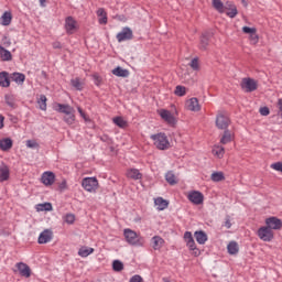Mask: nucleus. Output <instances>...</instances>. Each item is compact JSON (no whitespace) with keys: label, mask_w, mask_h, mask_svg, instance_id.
Segmentation results:
<instances>
[{"label":"nucleus","mask_w":282,"mask_h":282,"mask_svg":"<svg viewBox=\"0 0 282 282\" xmlns=\"http://www.w3.org/2000/svg\"><path fill=\"white\" fill-rule=\"evenodd\" d=\"M64 221L66 224H74L76 221V216L74 214H67L65 217H64Z\"/></svg>","instance_id":"nucleus-47"},{"label":"nucleus","mask_w":282,"mask_h":282,"mask_svg":"<svg viewBox=\"0 0 282 282\" xmlns=\"http://www.w3.org/2000/svg\"><path fill=\"white\" fill-rule=\"evenodd\" d=\"M47 0H40V6H42V8H45V2H46Z\"/></svg>","instance_id":"nucleus-60"},{"label":"nucleus","mask_w":282,"mask_h":282,"mask_svg":"<svg viewBox=\"0 0 282 282\" xmlns=\"http://www.w3.org/2000/svg\"><path fill=\"white\" fill-rule=\"evenodd\" d=\"M187 199L195 206H199V204H204V194L197 191H192L187 194Z\"/></svg>","instance_id":"nucleus-11"},{"label":"nucleus","mask_w":282,"mask_h":282,"mask_svg":"<svg viewBox=\"0 0 282 282\" xmlns=\"http://www.w3.org/2000/svg\"><path fill=\"white\" fill-rule=\"evenodd\" d=\"M212 153L215 158L221 160L224 155H226V149H224L221 145H215L212 150Z\"/></svg>","instance_id":"nucleus-20"},{"label":"nucleus","mask_w":282,"mask_h":282,"mask_svg":"<svg viewBox=\"0 0 282 282\" xmlns=\"http://www.w3.org/2000/svg\"><path fill=\"white\" fill-rule=\"evenodd\" d=\"M0 87H10V75L8 72L0 73Z\"/></svg>","instance_id":"nucleus-27"},{"label":"nucleus","mask_w":282,"mask_h":282,"mask_svg":"<svg viewBox=\"0 0 282 282\" xmlns=\"http://www.w3.org/2000/svg\"><path fill=\"white\" fill-rule=\"evenodd\" d=\"M158 113L160 118L166 122V124H170V127H175L177 124V119L175 118V115L166 109H159Z\"/></svg>","instance_id":"nucleus-6"},{"label":"nucleus","mask_w":282,"mask_h":282,"mask_svg":"<svg viewBox=\"0 0 282 282\" xmlns=\"http://www.w3.org/2000/svg\"><path fill=\"white\" fill-rule=\"evenodd\" d=\"M15 268L19 270L21 276H25V279H30L32 276V269H30V265L23 262H19L15 264Z\"/></svg>","instance_id":"nucleus-16"},{"label":"nucleus","mask_w":282,"mask_h":282,"mask_svg":"<svg viewBox=\"0 0 282 282\" xmlns=\"http://www.w3.org/2000/svg\"><path fill=\"white\" fill-rule=\"evenodd\" d=\"M28 149H39V142L36 140H28L26 141Z\"/></svg>","instance_id":"nucleus-48"},{"label":"nucleus","mask_w":282,"mask_h":282,"mask_svg":"<svg viewBox=\"0 0 282 282\" xmlns=\"http://www.w3.org/2000/svg\"><path fill=\"white\" fill-rule=\"evenodd\" d=\"M10 78L18 85H23V83H25V75L23 73H13L10 75Z\"/></svg>","instance_id":"nucleus-26"},{"label":"nucleus","mask_w":282,"mask_h":282,"mask_svg":"<svg viewBox=\"0 0 282 282\" xmlns=\"http://www.w3.org/2000/svg\"><path fill=\"white\" fill-rule=\"evenodd\" d=\"M93 78H94L95 85L97 86H99L100 83H102V78L98 74L93 75Z\"/></svg>","instance_id":"nucleus-53"},{"label":"nucleus","mask_w":282,"mask_h":282,"mask_svg":"<svg viewBox=\"0 0 282 282\" xmlns=\"http://www.w3.org/2000/svg\"><path fill=\"white\" fill-rule=\"evenodd\" d=\"M59 191H67V180H63L61 183H58Z\"/></svg>","instance_id":"nucleus-52"},{"label":"nucleus","mask_w":282,"mask_h":282,"mask_svg":"<svg viewBox=\"0 0 282 282\" xmlns=\"http://www.w3.org/2000/svg\"><path fill=\"white\" fill-rule=\"evenodd\" d=\"M3 120H6V118L0 116V129H3Z\"/></svg>","instance_id":"nucleus-59"},{"label":"nucleus","mask_w":282,"mask_h":282,"mask_svg":"<svg viewBox=\"0 0 282 282\" xmlns=\"http://www.w3.org/2000/svg\"><path fill=\"white\" fill-rule=\"evenodd\" d=\"M61 47H63V45L61 44V42H54V43H53V48H54V50H61Z\"/></svg>","instance_id":"nucleus-56"},{"label":"nucleus","mask_w":282,"mask_h":282,"mask_svg":"<svg viewBox=\"0 0 282 282\" xmlns=\"http://www.w3.org/2000/svg\"><path fill=\"white\" fill-rule=\"evenodd\" d=\"M189 65H191L192 69H199V59H197V58L192 59Z\"/></svg>","instance_id":"nucleus-50"},{"label":"nucleus","mask_w":282,"mask_h":282,"mask_svg":"<svg viewBox=\"0 0 282 282\" xmlns=\"http://www.w3.org/2000/svg\"><path fill=\"white\" fill-rule=\"evenodd\" d=\"M37 212H43V210H52V203H44V204H39L36 207Z\"/></svg>","instance_id":"nucleus-43"},{"label":"nucleus","mask_w":282,"mask_h":282,"mask_svg":"<svg viewBox=\"0 0 282 282\" xmlns=\"http://www.w3.org/2000/svg\"><path fill=\"white\" fill-rule=\"evenodd\" d=\"M212 182H224L226 177L224 176V172H214L210 176Z\"/></svg>","instance_id":"nucleus-38"},{"label":"nucleus","mask_w":282,"mask_h":282,"mask_svg":"<svg viewBox=\"0 0 282 282\" xmlns=\"http://www.w3.org/2000/svg\"><path fill=\"white\" fill-rule=\"evenodd\" d=\"M41 182L42 184H44V186H52L54 184V182H56V174H54V172H44L42 174L41 177Z\"/></svg>","instance_id":"nucleus-14"},{"label":"nucleus","mask_w":282,"mask_h":282,"mask_svg":"<svg viewBox=\"0 0 282 282\" xmlns=\"http://www.w3.org/2000/svg\"><path fill=\"white\" fill-rule=\"evenodd\" d=\"M237 14V7H232L229 11H227V17H229L230 19H235Z\"/></svg>","instance_id":"nucleus-49"},{"label":"nucleus","mask_w":282,"mask_h":282,"mask_svg":"<svg viewBox=\"0 0 282 282\" xmlns=\"http://www.w3.org/2000/svg\"><path fill=\"white\" fill-rule=\"evenodd\" d=\"M185 109H187V111H202V105H199V99L192 97L191 99H188L185 102Z\"/></svg>","instance_id":"nucleus-12"},{"label":"nucleus","mask_w":282,"mask_h":282,"mask_svg":"<svg viewBox=\"0 0 282 282\" xmlns=\"http://www.w3.org/2000/svg\"><path fill=\"white\" fill-rule=\"evenodd\" d=\"M97 17L100 25H107V11H105L102 8L98 9Z\"/></svg>","instance_id":"nucleus-29"},{"label":"nucleus","mask_w":282,"mask_h":282,"mask_svg":"<svg viewBox=\"0 0 282 282\" xmlns=\"http://www.w3.org/2000/svg\"><path fill=\"white\" fill-rule=\"evenodd\" d=\"M112 74H113V76L127 78V76H129V70L123 69L122 67L118 66L117 68L112 69Z\"/></svg>","instance_id":"nucleus-33"},{"label":"nucleus","mask_w":282,"mask_h":282,"mask_svg":"<svg viewBox=\"0 0 282 282\" xmlns=\"http://www.w3.org/2000/svg\"><path fill=\"white\" fill-rule=\"evenodd\" d=\"M231 227H232V224H230V220H229V219L226 220V221H225V228L230 229Z\"/></svg>","instance_id":"nucleus-58"},{"label":"nucleus","mask_w":282,"mask_h":282,"mask_svg":"<svg viewBox=\"0 0 282 282\" xmlns=\"http://www.w3.org/2000/svg\"><path fill=\"white\" fill-rule=\"evenodd\" d=\"M95 249L91 247L83 246L78 250V256L82 257L83 259L89 257V254H94Z\"/></svg>","instance_id":"nucleus-21"},{"label":"nucleus","mask_w":282,"mask_h":282,"mask_svg":"<svg viewBox=\"0 0 282 282\" xmlns=\"http://www.w3.org/2000/svg\"><path fill=\"white\" fill-rule=\"evenodd\" d=\"M175 96H186V87L184 86H176L174 90Z\"/></svg>","instance_id":"nucleus-44"},{"label":"nucleus","mask_w":282,"mask_h":282,"mask_svg":"<svg viewBox=\"0 0 282 282\" xmlns=\"http://www.w3.org/2000/svg\"><path fill=\"white\" fill-rule=\"evenodd\" d=\"M65 30L67 34H74L78 30V22L74 18L67 17L65 20Z\"/></svg>","instance_id":"nucleus-13"},{"label":"nucleus","mask_w":282,"mask_h":282,"mask_svg":"<svg viewBox=\"0 0 282 282\" xmlns=\"http://www.w3.org/2000/svg\"><path fill=\"white\" fill-rule=\"evenodd\" d=\"M10 180V167L6 164L0 165V182H8Z\"/></svg>","instance_id":"nucleus-19"},{"label":"nucleus","mask_w":282,"mask_h":282,"mask_svg":"<svg viewBox=\"0 0 282 282\" xmlns=\"http://www.w3.org/2000/svg\"><path fill=\"white\" fill-rule=\"evenodd\" d=\"M82 187L87 193H96L98 191V178L85 177L82 180Z\"/></svg>","instance_id":"nucleus-5"},{"label":"nucleus","mask_w":282,"mask_h":282,"mask_svg":"<svg viewBox=\"0 0 282 282\" xmlns=\"http://www.w3.org/2000/svg\"><path fill=\"white\" fill-rule=\"evenodd\" d=\"M212 3L217 12H224V2H221V0H212Z\"/></svg>","instance_id":"nucleus-41"},{"label":"nucleus","mask_w":282,"mask_h":282,"mask_svg":"<svg viewBox=\"0 0 282 282\" xmlns=\"http://www.w3.org/2000/svg\"><path fill=\"white\" fill-rule=\"evenodd\" d=\"M37 104H39V108L42 111H47V97H45V95H40Z\"/></svg>","instance_id":"nucleus-36"},{"label":"nucleus","mask_w":282,"mask_h":282,"mask_svg":"<svg viewBox=\"0 0 282 282\" xmlns=\"http://www.w3.org/2000/svg\"><path fill=\"white\" fill-rule=\"evenodd\" d=\"M265 225L270 230H281L282 221L276 217H269L265 219Z\"/></svg>","instance_id":"nucleus-15"},{"label":"nucleus","mask_w":282,"mask_h":282,"mask_svg":"<svg viewBox=\"0 0 282 282\" xmlns=\"http://www.w3.org/2000/svg\"><path fill=\"white\" fill-rule=\"evenodd\" d=\"M207 47H208V37L206 35H203L200 37L199 48L200 50H206Z\"/></svg>","instance_id":"nucleus-46"},{"label":"nucleus","mask_w":282,"mask_h":282,"mask_svg":"<svg viewBox=\"0 0 282 282\" xmlns=\"http://www.w3.org/2000/svg\"><path fill=\"white\" fill-rule=\"evenodd\" d=\"M130 282H144V279L137 274L130 279Z\"/></svg>","instance_id":"nucleus-55"},{"label":"nucleus","mask_w":282,"mask_h":282,"mask_svg":"<svg viewBox=\"0 0 282 282\" xmlns=\"http://www.w3.org/2000/svg\"><path fill=\"white\" fill-rule=\"evenodd\" d=\"M12 139L10 138H4L2 140H0V149L1 151H10V149H12Z\"/></svg>","instance_id":"nucleus-28"},{"label":"nucleus","mask_w":282,"mask_h":282,"mask_svg":"<svg viewBox=\"0 0 282 282\" xmlns=\"http://www.w3.org/2000/svg\"><path fill=\"white\" fill-rule=\"evenodd\" d=\"M240 87L245 94H252V91L259 89V80L251 77H245L240 82Z\"/></svg>","instance_id":"nucleus-3"},{"label":"nucleus","mask_w":282,"mask_h":282,"mask_svg":"<svg viewBox=\"0 0 282 282\" xmlns=\"http://www.w3.org/2000/svg\"><path fill=\"white\" fill-rule=\"evenodd\" d=\"M70 85L77 89V91H83V82H80V78H74L70 80Z\"/></svg>","instance_id":"nucleus-40"},{"label":"nucleus","mask_w":282,"mask_h":282,"mask_svg":"<svg viewBox=\"0 0 282 282\" xmlns=\"http://www.w3.org/2000/svg\"><path fill=\"white\" fill-rule=\"evenodd\" d=\"M184 241L188 250L192 252L193 257H199V254H202V251H199V249L195 245V239L193 238V234L191 231H186L184 234Z\"/></svg>","instance_id":"nucleus-4"},{"label":"nucleus","mask_w":282,"mask_h":282,"mask_svg":"<svg viewBox=\"0 0 282 282\" xmlns=\"http://www.w3.org/2000/svg\"><path fill=\"white\" fill-rule=\"evenodd\" d=\"M230 126V119L228 118V115L226 112H218L216 116V127L217 129H228Z\"/></svg>","instance_id":"nucleus-7"},{"label":"nucleus","mask_w":282,"mask_h":282,"mask_svg":"<svg viewBox=\"0 0 282 282\" xmlns=\"http://www.w3.org/2000/svg\"><path fill=\"white\" fill-rule=\"evenodd\" d=\"M0 58L2 61H12V53L0 45Z\"/></svg>","instance_id":"nucleus-34"},{"label":"nucleus","mask_w":282,"mask_h":282,"mask_svg":"<svg viewBox=\"0 0 282 282\" xmlns=\"http://www.w3.org/2000/svg\"><path fill=\"white\" fill-rule=\"evenodd\" d=\"M261 116H270V109L268 107L260 108Z\"/></svg>","instance_id":"nucleus-54"},{"label":"nucleus","mask_w":282,"mask_h":282,"mask_svg":"<svg viewBox=\"0 0 282 282\" xmlns=\"http://www.w3.org/2000/svg\"><path fill=\"white\" fill-rule=\"evenodd\" d=\"M153 250H161L162 246H164V240L160 236H154L151 239Z\"/></svg>","instance_id":"nucleus-25"},{"label":"nucleus","mask_w":282,"mask_h":282,"mask_svg":"<svg viewBox=\"0 0 282 282\" xmlns=\"http://www.w3.org/2000/svg\"><path fill=\"white\" fill-rule=\"evenodd\" d=\"M234 140V134L229 130H226L220 138V144H229V142Z\"/></svg>","instance_id":"nucleus-32"},{"label":"nucleus","mask_w":282,"mask_h":282,"mask_svg":"<svg viewBox=\"0 0 282 282\" xmlns=\"http://www.w3.org/2000/svg\"><path fill=\"white\" fill-rule=\"evenodd\" d=\"M242 32L245 34H249V41L251 45H257V43H259V34H257L256 28L243 26Z\"/></svg>","instance_id":"nucleus-10"},{"label":"nucleus","mask_w":282,"mask_h":282,"mask_svg":"<svg viewBox=\"0 0 282 282\" xmlns=\"http://www.w3.org/2000/svg\"><path fill=\"white\" fill-rule=\"evenodd\" d=\"M4 100H6V104L9 106V107H12L14 108V95H6L4 96Z\"/></svg>","instance_id":"nucleus-45"},{"label":"nucleus","mask_w":282,"mask_h":282,"mask_svg":"<svg viewBox=\"0 0 282 282\" xmlns=\"http://www.w3.org/2000/svg\"><path fill=\"white\" fill-rule=\"evenodd\" d=\"M112 270L115 272H122L124 270V264L120 260H115L112 262Z\"/></svg>","instance_id":"nucleus-39"},{"label":"nucleus","mask_w":282,"mask_h":282,"mask_svg":"<svg viewBox=\"0 0 282 282\" xmlns=\"http://www.w3.org/2000/svg\"><path fill=\"white\" fill-rule=\"evenodd\" d=\"M194 237L200 246H204L208 241V236L204 231H195Z\"/></svg>","instance_id":"nucleus-24"},{"label":"nucleus","mask_w":282,"mask_h":282,"mask_svg":"<svg viewBox=\"0 0 282 282\" xmlns=\"http://www.w3.org/2000/svg\"><path fill=\"white\" fill-rule=\"evenodd\" d=\"M150 138L153 141L155 149H159V151H169V149H171V141L166 133L159 132L152 134Z\"/></svg>","instance_id":"nucleus-1"},{"label":"nucleus","mask_w":282,"mask_h":282,"mask_svg":"<svg viewBox=\"0 0 282 282\" xmlns=\"http://www.w3.org/2000/svg\"><path fill=\"white\" fill-rule=\"evenodd\" d=\"M54 237V234L52 232V230L50 229H45L44 231H42L39 236V239H37V243H50V241H52Z\"/></svg>","instance_id":"nucleus-17"},{"label":"nucleus","mask_w":282,"mask_h":282,"mask_svg":"<svg viewBox=\"0 0 282 282\" xmlns=\"http://www.w3.org/2000/svg\"><path fill=\"white\" fill-rule=\"evenodd\" d=\"M278 109H279L280 116H282V99L278 100Z\"/></svg>","instance_id":"nucleus-57"},{"label":"nucleus","mask_w":282,"mask_h":282,"mask_svg":"<svg viewBox=\"0 0 282 282\" xmlns=\"http://www.w3.org/2000/svg\"><path fill=\"white\" fill-rule=\"evenodd\" d=\"M227 250H228L229 254H237L239 252V245H237V242H235V241H231L227 246Z\"/></svg>","instance_id":"nucleus-37"},{"label":"nucleus","mask_w":282,"mask_h":282,"mask_svg":"<svg viewBox=\"0 0 282 282\" xmlns=\"http://www.w3.org/2000/svg\"><path fill=\"white\" fill-rule=\"evenodd\" d=\"M154 204L158 210H166V208H169V202L162 197L155 198Z\"/></svg>","instance_id":"nucleus-23"},{"label":"nucleus","mask_w":282,"mask_h":282,"mask_svg":"<svg viewBox=\"0 0 282 282\" xmlns=\"http://www.w3.org/2000/svg\"><path fill=\"white\" fill-rule=\"evenodd\" d=\"M112 122H113V124L119 127V129H127V127H129V123L122 117H115L112 119Z\"/></svg>","instance_id":"nucleus-30"},{"label":"nucleus","mask_w":282,"mask_h":282,"mask_svg":"<svg viewBox=\"0 0 282 282\" xmlns=\"http://www.w3.org/2000/svg\"><path fill=\"white\" fill-rule=\"evenodd\" d=\"M165 180L171 186H175V184H177V176H175L171 171L165 174Z\"/></svg>","instance_id":"nucleus-35"},{"label":"nucleus","mask_w":282,"mask_h":282,"mask_svg":"<svg viewBox=\"0 0 282 282\" xmlns=\"http://www.w3.org/2000/svg\"><path fill=\"white\" fill-rule=\"evenodd\" d=\"M55 111H58V113H65V116H67L69 113H74V108L69 105L57 104L55 106Z\"/></svg>","instance_id":"nucleus-18"},{"label":"nucleus","mask_w":282,"mask_h":282,"mask_svg":"<svg viewBox=\"0 0 282 282\" xmlns=\"http://www.w3.org/2000/svg\"><path fill=\"white\" fill-rule=\"evenodd\" d=\"M258 237L261 241H272V239H274V231H272L268 226L260 227L258 229Z\"/></svg>","instance_id":"nucleus-8"},{"label":"nucleus","mask_w":282,"mask_h":282,"mask_svg":"<svg viewBox=\"0 0 282 282\" xmlns=\"http://www.w3.org/2000/svg\"><path fill=\"white\" fill-rule=\"evenodd\" d=\"M126 175L129 180H142V173H140V170L138 169L128 170Z\"/></svg>","instance_id":"nucleus-22"},{"label":"nucleus","mask_w":282,"mask_h":282,"mask_svg":"<svg viewBox=\"0 0 282 282\" xmlns=\"http://www.w3.org/2000/svg\"><path fill=\"white\" fill-rule=\"evenodd\" d=\"M64 121L66 124H74V122H76V115H74V112L66 115V117H64Z\"/></svg>","instance_id":"nucleus-42"},{"label":"nucleus","mask_w":282,"mask_h":282,"mask_svg":"<svg viewBox=\"0 0 282 282\" xmlns=\"http://www.w3.org/2000/svg\"><path fill=\"white\" fill-rule=\"evenodd\" d=\"M77 110H78V113L82 116V118H84L85 122H89V117H87L85 111H83V108L78 107Z\"/></svg>","instance_id":"nucleus-51"},{"label":"nucleus","mask_w":282,"mask_h":282,"mask_svg":"<svg viewBox=\"0 0 282 282\" xmlns=\"http://www.w3.org/2000/svg\"><path fill=\"white\" fill-rule=\"evenodd\" d=\"M123 236L127 243H129L130 246H144V238L132 229H124Z\"/></svg>","instance_id":"nucleus-2"},{"label":"nucleus","mask_w":282,"mask_h":282,"mask_svg":"<svg viewBox=\"0 0 282 282\" xmlns=\"http://www.w3.org/2000/svg\"><path fill=\"white\" fill-rule=\"evenodd\" d=\"M1 25H10L12 23V12L6 11L0 18Z\"/></svg>","instance_id":"nucleus-31"},{"label":"nucleus","mask_w":282,"mask_h":282,"mask_svg":"<svg viewBox=\"0 0 282 282\" xmlns=\"http://www.w3.org/2000/svg\"><path fill=\"white\" fill-rule=\"evenodd\" d=\"M133 39V31L131 28L126 26L117 34L118 43H123V41H131Z\"/></svg>","instance_id":"nucleus-9"}]
</instances>
